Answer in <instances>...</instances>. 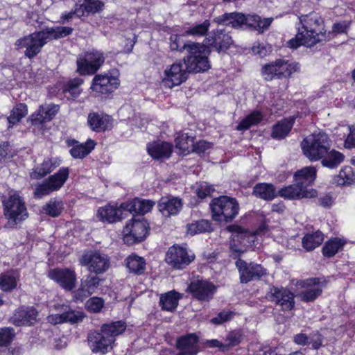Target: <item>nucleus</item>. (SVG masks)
<instances>
[{
    "label": "nucleus",
    "instance_id": "a878e982",
    "mask_svg": "<svg viewBox=\"0 0 355 355\" xmlns=\"http://www.w3.org/2000/svg\"><path fill=\"white\" fill-rule=\"evenodd\" d=\"M123 211L126 210L121 207V205L119 207L109 205L98 209L96 217L102 221L114 223L123 218Z\"/></svg>",
    "mask_w": 355,
    "mask_h": 355
},
{
    "label": "nucleus",
    "instance_id": "4be33fe9",
    "mask_svg": "<svg viewBox=\"0 0 355 355\" xmlns=\"http://www.w3.org/2000/svg\"><path fill=\"white\" fill-rule=\"evenodd\" d=\"M272 18L261 17L256 14H244L242 12H232L225 13L221 18L214 19V22H272Z\"/></svg>",
    "mask_w": 355,
    "mask_h": 355
},
{
    "label": "nucleus",
    "instance_id": "1a4fd4ad",
    "mask_svg": "<svg viewBox=\"0 0 355 355\" xmlns=\"http://www.w3.org/2000/svg\"><path fill=\"white\" fill-rule=\"evenodd\" d=\"M148 223L142 219L130 220L123 230V240L127 245H132L144 240L148 234Z\"/></svg>",
    "mask_w": 355,
    "mask_h": 355
},
{
    "label": "nucleus",
    "instance_id": "6ab92c4d",
    "mask_svg": "<svg viewBox=\"0 0 355 355\" xmlns=\"http://www.w3.org/2000/svg\"><path fill=\"white\" fill-rule=\"evenodd\" d=\"M270 298L272 302L279 305L283 311H290L294 307V295L286 288H271Z\"/></svg>",
    "mask_w": 355,
    "mask_h": 355
},
{
    "label": "nucleus",
    "instance_id": "0eeeda50",
    "mask_svg": "<svg viewBox=\"0 0 355 355\" xmlns=\"http://www.w3.org/2000/svg\"><path fill=\"white\" fill-rule=\"evenodd\" d=\"M120 83L119 71L112 69L107 73L96 74L92 80L90 89L102 95L110 94L119 88Z\"/></svg>",
    "mask_w": 355,
    "mask_h": 355
},
{
    "label": "nucleus",
    "instance_id": "680f3d73",
    "mask_svg": "<svg viewBox=\"0 0 355 355\" xmlns=\"http://www.w3.org/2000/svg\"><path fill=\"white\" fill-rule=\"evenodd\" d=\"M235 313L230 311H223L220 312L216 317L213 318L211 320V322L214 324H221L224 322L231 320Z\"/></svg>",
    "mask_w": 355,
    "mask_h": 355
},
{
    "label": "nucleus",
    "instance_id": "4c0bfd02",
    "mask_svg": "<svg viewBox=\"0 0 355 355\" xmlns=\"http://www.w3.org/2000/svg\"><path fill=\"white\" fill-rule=\"evenodd\" d=\"M74 12L62 14L63 20H76L89 15V0H78Z\"/></svg>",
    "mask_w": 355,
    "mask_h": 355
},
{
    "label": "nucleus",
    "instance_id": "dca6fc26",
    "mask_svg": "<svg viewBox=\"0 0 355 355\" xmlns=\"http://www.w3.org/2000/svg\"><path fill=\"white\" fill-rule=\"evenodd\" d=\"M236 266L240 273L241 282L246 284L254 279H259L266 274L265 270L259 264L247 263L245 261L239 259Z\"/></svg>",
    "mask_w": 355,
    "mask_h": 355
},
{
    "label": "nucleus",
    "instance_id": "9d476101",
    "mask_svg": "<svg viewBox=\"0 0 355 355\" xmlns=\"http://www.w3.org/2000/svg\"><path fill=\"white\" fill-rule=\"evenodd\" d=\"M69 175V170L68 168H60L57 173L51 175L47 180L36 187L35 196L40 198L59 190L67 180Z\"/></svg>",
    "mask_w": 355,
    "mask_h": 355
},
{
    "label": "nucleus",
    "instance_id": "4468645a",
    "mask_svg": "<svg viewBox=\"0 0 355 355\" xmlns=\"http://www.w3.org/2000/svg\"><path fill=\"white\" fill-rule=\"evenodd\" d=\"M188 73L189 72L184 63L180 62L173 63L169 68L165 69L163 82L170 88L180 85L187 79Z\"/></svg>",
    "mask_w": 355,
    "mask_h": 355
},
{
    "label": "nucleus",
    "instance_id": "c85d7f7f",
    "mask_svg": "<svg viewBox=\"0 0 355 355\" xmlns=\"http://www.w3.org/2000/svg\"><path fill=\"white\" fill-rule=\"evenodd\" d=\"M295 119H284L278 121L272 127L271 137L275 139L281 140L284 139L291 130Z\"/></svg>",
    "mask_w": 355,
    "mask_h": 355
},
{
    "label": "nucleus",
    "instance_id": "20e7f679",
    "mask_svg": "<svg viewBox=\"0 0 355 355\" xmlns=\"http://www.w3.org/2000/svg\"><path fill=\"white\" fill-rule=\"evenodd\" d=\"M304 155L311 161L324 157L331 147L329 136L324 132H314L307 136L301 144Z\"/></svg>",
    "mask_w": 355,
    "mask_h": 355
},
{
    "label": "nucleus",
    "instance_id": "cd10ccee",
    "mask_svg": "<svg viewBox=\"0 0 355 355\" xmlns=\"http://www.w3.org/2000/svg\"><path fill=\"white\" fill-rule=\"evenodd\" d=\"M110 259L103 253L94 252L90 254V272L101 274L106 272L110 268Z\"/></svg>",
    "mask_w": 355,
    "mask_h": 355
},
{
    "label": "nucleus",
    "instance_id": "2eb2a0df",
    "mask_svg": "<svg viewBox=\"0 0 355 355\" xmlns=\"http://www.w3.org/2000/svg\"><path fill=\"white\" fill-rule=\"evenodd\" d=\"M49 277L57 282L64 290L70 291L74 288L76 282V275L73 270L69 268H55L49 272Z\"/></svg>",
    "mask_w": 355,
    "mask_h": 355
},
{
    "label": "nucleus",
    "instance_id": "39448f33",
    "mask_svg": "<svg viewBox=\"0 0 355 355\" xmlns=\"http://www.w3.org/2000/svg\"><path fill=\"white\" fill-rule=\"evenodd\" d=\"M212 218L216 221H232L238 214L239 206L235 198L220 196L211 200L210 203Z\"/></svg>",
    "mask_w": 355,
    "mask_h": 355
},
{
    "label": "nucleus",
    "instance_id": "f704fd0d",
    "mask_svg": "<svg viewBox=\"0 0 355 355\" xmlns=\"http://www.w3.org/2000/svg\"><path fill=\"white\" fill-rule=\"evenodd\" d=\"M98 337L94 341L92 352L94 353H101L105 354L113 348V344L115 338L107 337L105 334H98Z\"/></svg>",
    "mask_w": 355,
    "mask_h": 355
},
{
    "label": "nucleus",
    "instance_id": "a18cd8bd",
    "mask_svg": "<svg viewBox=\"0 0 355 355\" xmlns=\"http://www.w3.org/2000/svg\"><path fill=\"white\" fill-rule=\"evenodd\" d=\"M262 118L263 116L260 112L254 111L239 123L236 129L238 130H248L252 125L258 124L262 120Z\"/></svg>",
    "mask_w": 355,
    "mask_h": 355
},
{
    "label": "nucleus",
    "instance_id": "79ce46f5",
    "mask_svg": "<svg viewBox=\"0 0 355 355\" xmlns=\"http://www.w3.org/2000/svg\"><path fill=\"white\" fill-rule=\"evenodd\" d=\"M345 156L343 153L336 150H328L327 154L324 155L322 159V166L333 168L338 166L343 160Z\"/></svg>",
    "mask_w": 355,
    "mask_h": 355
},
{
    "label": "nucleus",
    "instance_id": "c756f323",
    "mask_svg": "<svg viewBox=\"0 0 355 355\" xmlns=\"http://www.w3.org/2000/svg\"><path fill=\"white\" fill-rule=\"evenodd\" d=\"M90 127L96 132H104L112 127V118L107 114H93L90 116Z\"/></svg>",
    "mask_w": 355,
    "mask_h": 355
},
{
    "label": "nucleus",
    "instance_id": "7c9ffc66",
    "mask_svg": "<svg viewBox=\"0 0 355 355\" xmlns=\"http://www.w3.org/2000/svg\"><path fill=\"white\" fill-rule=\"evenodd\" d=\"M181 297L182 295L175 291H169L161 295L159 305L162 310L173 311L178 306Z\"/></svg>",
    "mask_w": 355,
    "mask_h": 355
},
{
    "label": "nucleus",
    "instance_id": "4d7b16f0",
    "mask_svg": "<svg viewBox=\"0 0 355 355\" xmlns=\"http://www.w3.org/2000/svg\"><path fill=\"white\" fill-rule=\"evenodd\" d=\"M209 24H195L186 31V34L195 37L203 36L206 35L208 31Z\"/></svg>",
    "mask_w": 355,
    "mask_h": 355
},
{
    "label": "nucleus",
    "instance_id": "13d9d810",
    "mask_svg": "<svg viewBox=\"0 0 355 355\" xmlns=\"http://www.w3.org/2000/svg\"><path fill=\"white\" fill-rule=\"evenodd\" d=\"M15 337L14 329L11 327L0 328V346L9 344Z\"/></svg>",
    "mask_w": 355,
    "mask_h": 355
},
{
    "label": "nucleus",
    "instance_id": "2f4dec72",
    "mask_svg": "<svg viewBox=\"0 0 355 355\" xmlns=\"http://www.w3.org/2000/svg\"><path fill=\"white\" fill-rule=\"evenodd\" d=\"M59 164V162L53 161L51 159H44L42 164L33 168L31 173V178L36 180L40 179L51 173Z\"/></svg>",
    "mask_w": 355,
    "mask_h": 355
},
{
    "label": "nucleus",
    "instance_id": "473e14b6",
    "mask_svg": "<svg viewBox=\"0 0 355 355\" xmlns=\"http://www.w3.org/2000/svg\"><path fill=\"white\" fill-rule=\"evenodd\" d=\"M316 178V168L313 166H306L297 171L294 174L295 181L301 182V185L307 187L311 185L315 181Z\"/></svg>",
    "mask_w": 355,
    "mask_h": 355
},
{
    "label": "nucleus",
    "instance_id": "864d4df0",
    "mask_svg": "<svg viewBox=\"0 0 355 355\" xmlns=\"http://www.w3.org/2000/svg\"><path fill=\"white\" fill-rule=\"evenodd\" d=\"M83 80L81 78H76L69 81L64 87V93H69L72 97H76L80 93V86L83 84Z\"/></svg>",
    "mask_w": 355,
    "mask_h": 355
},
{
    "label": "nucleus",
    "instance_id": "09e8293b",
    "mask_svg": "<svg viewBox=\"0 0 355 355\" xmlns=\"http://www.w3.org/2000/svg\"><path fill=\"white\" fill-rule=\"evenodd\" d=\"M63 209V203L61 200L51 199L43 207V211L51 217L58 216Z\"/></svg>",
    "mask_w": 355,
    "mask_h": 355
},
{
    "label": "nucleus",
    "instance_id": "412c9836",
    "mask_svg": "<svg viewBox=\"0 0 355 355\" xmlns=\"http://www.w3.org/2000/svg\"><path fill=\"white\" fill-rule=\"evenodd\" d=\"M297 286L304 288L300 294L301 300L304 302H312L322 293V288L318 278L308 279L297 282Z\"/></svg>",
    "mask_w": 355,
    "mask_h": 355
},
{
    "label": "nucleus",
    "instance_id": "de8ad7c7",
    "mask_svg": "<svg viewBox=\"0 0 355 355\" xmlns=\"http://www.w3.org/2000/svg\"><path fill=\"white\" fill-rule=\"evenodd\" d=\"M344 245V243L339 239L335 238L328 241L322 248L324 257H331L334 256Z\"/></svg>",
    "mask_w": 355,
    "mask_h": 355
},
{
    "label": "nucleus",
    "instance_id": "58836bf2",
    "mask_svg": "<svg viewBox=\"0 0 355 355\" xmlns=\"http://www.w3.org/2000/svg\"><path fill=\"white\" fill-rule=\"evenodd\" d=\"M67 144L68 146H71L69 153L75 159H83L89 153V148L87 146L89 140H87L83 144L74 139H68Z\"/></svg>",
    "mask_w": 355,
    "mask_h": 355
},
{
    "label": "nucleus",
    "instance_id": "bb28decb",
    "mask_svg": "<svg viewBox=\"0 0 355 355\" xmlns=\"http://www.w3.org/2000/svg\"><path fill=\"white\" fill-rule=\"evenodd\" d=\"M173 146L166 141H155L147 146L148 154L156 159L168 158L172 153Z\"/></svg>",
    "mask_w": 355,
    "mask_h": 355
},
{
    "label": "nucleus",
    "instance_id": "5701e85b",
    "mask_svg": "<svg viewBox=\"0 0 355 355\" xmlns=\"http://www.w3.org/2000/svg\"><path fill=\"white\" fill-rule=\"evenodd\" d=\"M37 313L35 309L20 308L10 318V322L17 327L31 325L36 321Z\"/></svg>",
    "mask_w": 355,
    "mask_h": 355
},
{
    "label": "nucleus",
    "instance_id": "603ef678",
    "mask_svg": "<svg viewBox=\"0 0 355 355\" xmlns=\"http://www.w3.org/2000/svg\"><path fill=\"white\" fill-rule=\"evenodd\" d=\"M175 141L176 147L182 152L189 151V147L193 145V138L187 133L179 132Z\"/></svg>",
    "mask_w": 355,
    "mask_h": 355
},
{
    "label": "nucleus",
    "instance_id": "c9c22d12",
    "mask_svg": "<svg viewBox=\"0 0 355 355\" xmlns=\"http://www.w3.org/2000/svg\"><path fill=\"white\" fill-rule=\"evenodd\" d=\"M27 113L28 108L26 105L24 103H19L12 108L10 115L8 117H0V121L8 123L9 124L8 128H10L18 123Z\"/></svg>",
    "mask_w": 355,
    "mask_h": 355
},
{
    "label": "nucleus",
    "instance_id": "f3484780",
    "mask_svg": "<svg viewBox=\"0 0 355 355\" xmlns=\"http://www.w3.org/2000/svg\"><path fill=\"white\" fill-rule=\"evenodd\" d=\"M278 195L284 199L297 200L303 198H313L317 194L314 189H306V185H301V182L290 184L282 188L277 192Z\"/></svg>",
    "mask_w": 355,
    "mask_h": 355
},
{
    "label": "nucleus",
    "instance_id": "a211bd4d",
    "mask_svg": "<svg viewBox=\"0 0 355 355\" xmlns=\"http://www.w3.org/2000/svg\"><path fill=\"white\" fill-rule=\"evenodd\" d=\"M199 338L196 334H188L178 337L175 347L178 350L176 355H196L200 352Z\"/></svg>",
    "mask_w": 355,
    "mask_h": 355
},
{
    "label": "nucleus",
    "instance_id": "f03ea898",
    "mask_svg": "<svg viewBox=\"0 0 355 355\" xmlns=\"http://www.w3.org/2000/svg\"><path fill=\"white\" fill-rule=\"evenodd\" d=\"M324 24H303L298 28V33L295 38L288 42V46L292 49H297L303 45L311 48L318 43L331 40V33H327Z\"/></svg>",
    "mask_w": 355,
    "mask_h": 355
},
{
    "label": "nucleus",
    "instance_id": "6e6552de",
    "mask_svg": "<svg viewBox=\"0 0 355 355\" xmlns=\"http://www.w3.org/2000/svg\"><path fill=\"white\" fill-rule=\"evenodd\" d=\"M298 63H289L288 61L277 60L274 62L265 64L262 67L261 73L267 81L276 78L278 79L287 78L294 72L299 71Z\"/></svg>",
    "mask_w": 355,
    "mask_h": 355
},
{
    "label": "nucleus",
    "instance_id": "49530a36",
    "mask_svg": "<svg viewBox=\"0 0 355 355\" xmlns=\"http://www.w3.org/2000/svg\"><path fill=\"white\" fill-rule=\"evenodd\" d=\"M187 231L191 235L209 232L212 231L211 225L209 221L207 220H198L187 225Z\"/></svg>",
    "mask_w": 355,
    "mask_h": 355
},
{
    "label": "nucleus",
    "instance_id": "8fccbe9b",
    "mask_svg": "<svg viewBox=\"0 0 355 355\" xmlns=\"http://www.w3.org/2000/svg\"><path fill=\"white\" fill-rule=\"evenodd\" d=\"M105 58L103 52L93 50L90 52V73H95L104 64Z\"/></svg>",
    "mask_w": 355,
    "mask_h": 355
},
{
    "label": "nucleus",
    "instance_id": "5fc2aeb1",
    "mask_svg": "<svg viewBox=\"0 0 355 355\" xmlns=\"http://www.w3.org/2000/svg\"><path fill=\"white\" fill-rule=\"evenodd\" d=\"M270 24H263L261 26L260 24H232V26L235 28H243L250 31H257L262 33L264 31L268 30Z\"/></svg>",
    "mask_w": 355,
    "mask_h": 355
},
{
    "label": "nucleus",
    "instance_id": "aec40b11",
    "mask_svg": "<svg viewBox=\"0 0 355 355\" xmlns=\"http://www.w3.org/2000/svg\"><path fill=\"white\" fill-rule=\"evenodd\" d=\"M206 40L207 44L218 53L225 52L234 44L232 37L224 30L214 31Z\"/></svg>",
    "mask_w": 355,
    "mask_h": 355
},
{
    "label": "nucleus",
    "instance_id": "e2e57ef3",
    "mask_svg": "<svg viewBox=\"0 0 355 355\" xmlns=\"http://www.w3.org/2000/svg\"><path fill=\"white\" fill-rule=\"evenodd\" d=\"M88 54L80 56L77 60V71L81 75L89 73Z\"/></svg>",
    "mask_w": 355,
    "mask_h": 355
},
{
    "label": "nucleus",
    "instance_id": "c03bdc74",
    "mask_svg": "<svg viewBox=\"0 0 355 355\" xmlns=\"http://www.w3.org/2000/svg\"><path fill=\"white\" fill-rule=\"evenodd\" d=\"M17 274L15 272H10L0 275V288L5 291H10L16 288Z\"/></svg>",
    "mask_w": 355,
    "mask_h": 355
},
{
    "label": "nucleus",
    "instance_id": "b1692460",
    "mask_svg": "<svg viewBox=\"0 0 355 355\" xmlns=\"http://www.w3.org/2000/svg\"><path fill=\"white\" fill-rule=\"evenodd\" d=\"M155 205V202L150 200L135 198L121 203V207L131 214L144 215L149 212Z\"/></svg>",
    "mask_w": 355,
    "mask_h": 355
},
{
    "label": "nucleus",
    "instance_id": "37998d69",
    "mask_svg": "<svg viewBox=\"0 0 355 355\" xmlns=\"http://www.w3.org/2000/svg\"><path fill=\"white\" fill-rule=\"evenodd\" d=\"M338 185L350 184L355 182V173L351 166H345L334 178Z\"/></svg>",
    "mask_w": 355,
    "mask_h": 355
},
{
    "label": "nucleus",
    "instance_id": "7ed1b4c3",
    "mask_svg": "<svg viewBox=\"0 0 355 355\" xmlns=\"http://www.w3.org/2000/svg\"><path fill=\"white\" fill-rule=\"evenodd\" d=\"M182 49L189 54L184 58V63L189 73L205 72L210 68L208 60L210 50L208 46L197 42H188L183 44Z\"/></svg>",
    "mask_w": 355,
    "mask_h": 355
},
{
    "label": "nucleus",
    "instance_id": "423d86ee",
    "mask_svg": "<svg viewBox=\"0 0 355 355\" xmlns=\"http://www.w3.org/2000/svg\"><path fill=\"white\" fill-rule=\"evenodd\" d=\"M4 215L8 219V223L13 227L25 220L28 212L24 202L17 193L10 195L7 200L3 201Z\"/></svg>",
    "mask_w": 355,
    "mask_h": 355
},
{
    "label": "nucleus",
    "instance_id": "bf43d9fd",
    "mask_svg": "<svg viewBox=\"0 0 355 355\" xmlns=\"http://www.w3.org/2000/svg\"><path fill=\"white\" fill-rule=\"evenodd\" d=\"M40 112H43L44 117L49 121H51L59 110V106L55 104H45L40 105Z\"/></svg>",
    "mask_w": 355,
    "mask_h": 355
},
{
    "label": "nucleus",
    "instance_id": "f257e3e1",
    "mask_svg": "<svg viewBox=\"0 0 355 355\" xmlns=\"http://www.w3.org/2000/svg\"><path fill=\"white\" fill-rule=\"evenodd\" d=\"M72 29L69 27L46 28L19 38L16 40L15 46L17 50L24 49V55L32 59L41 52L46 43L69 35Z\"/></svg>",
    "mask_w": 355,
    "mask_h": 355
},
{
    "label": "nucleus",
    "instance_id": "72a5a7b5",
    "mask_svg": "<svg viewBox=\"0 0 355 355\" xmlns=\"http://www.w3.org/2000/svg\"><path fill=\"white\" fill-rule=\"evenodd\" d=\"M252 193L256 197L265 200H271L278 194L275 186L268 183L257 184L253 188Z\"/></svg>",
    "mask_w": 355,
    "mask_h": 355
},
{
    "label": "nucleus",
    "instance_id": "6e6d98bb",
    "mask_svg": "<svg viewBox=\"0 0 355 355\" xmlns=\"http://www.w3.org/2000/svg\"><path fill=\"white\" fill-rule=\"evenodd\" d=\"M248 355H276V353L268 347H262L259 344H254L250 345Z\"/></svg>",
    "mask_w": 355,
    "mask_h": 355
},
{
    "label": "nucleus",
    "instance_id": "ddd939ff",
    "mask_svg": "<svg viewBox=\"0 0 355 355\" xmlns=\"http://www.w3.org/2000/svg\"><path fill=\"white\" fill-rule=\"evenodd\" d=\"M216 287L211 282L203 279L192 280L187 291L196 300L201 302L211 300L216 292Z\"/></svg>",
    "mask_w": 355,
    "mask_h": 355
},
{
    "label": "nucleus",
    "instance_id": "9b49d317",
    "mask_svg": "<svg viewBox=\"0 0 355 355\" xmlns=\"http://www.w3.org/2000/svg\"><path fill=\"white\" fill-rule=\"evenodd\" d=\"M69 175V170L68 168H60L57 173L51 175L47 180L36 187L35 196L40 198L59 190L67 180Z\"/></svg>",
    "mask_w": 355,
    "mask_h": 355
},
{
    "label": "nucleus",
    "instance_id": "69168bd1",
    "mask_svg": "<svg viewBox=\"0 0 355 355\" xmlns=\"http://www.w3.org/2000/svg\"><path fill=\"white\" fill-rule=\"evenodd\" d=\"M30 120L33 125L39 126L42 125L44 123L49 121L44 117L43 112H40V107L39 109L32 114L30 116Z\"/></svg>",
    "mask_w": 355,
    "mask_h": 355
},
{
    "label": "nucleus",
    "instance_id": "0e129e2a",
    "mask_svg": "<svg viewBox=\"0 0 355 355\" xmlns=\"http://www.w3.org/2000/svg\"><path fill=\"white\" fill-rule=\"evenodd\" d=\"M227 230L230 232H234L236 235L234 236L233 239L239 240L240 242H242L243 239L250 236L249 232L238 225H230L228 226Z\"/></svg>",
    "mask_w": 355,
    "mask_h": 355
},
{
    "label": "nucleus",
    "instance_id": "3c124183",
    "mask_svg": "<svg viewBox=\"0 0 355 355\" xmlns=\"http://www.w3.org/2000/svg\"><path fill=\"white\" fill-rule=\"evenodd\" d=\"M55 309L58 311H64L63 317L65 322H69L71 323H76L81 321L83 315L79 312H75L73 311H68L67 306L64 304H56Z\"/></svg>",
    "mask_w": 355,
    "mask_h": 355
},
{
    "label": "nucleus",
    "instance_id": "a19ab883",
    "mask_svg": "<svg viewBox=\"0 0 355 355\" xmlns=\"http://www.w3.org/2000/svg\"><path fill=\"white\" fill-rule=\"evenodd\" d=\"M126 329L125 323L123 321H116L110 324H104L101 327V331L107 337L115 338L121 334Z\"/></svg>",
    "mask_w": 355,
    "mask_h": 355
},
{
    "label": "nucleus",
    "instance_id": "052dcab7",
    "mask_svg": "<svg viewBox=\"0 0 355 355\" xmlns=\"http://www.w3.org/2000/svg\"><path fill=\"white\" fill-rule=\"evenodd\" d=\"M89 295V282L87 279H83L80 288L74 292V298L76 300L83 302Z\"/></svg>",
    "mask_w": 355,
    "mask_h": 355
},
{
    "label": "nucleus",
    "instance_id": "ea45409f",
    "mask_svg": "<svg viewBox=\"0 0 355 355\" xmlns=\"http://www.w3.org/2000/svg\"><path fill=\"white\" fill-rule=\"evenodd\" d=\"M324 235L320 231L306 234L302 239V246L306 250L311 251L321 245Z\"/></svg>",
    "mask_w": 355,
    "mask_h": 355
},
{
    "label": "nucleus",
    "instance_id": "393cba45",
    "mask_svg": "<svg viewBox=\"0 0 355 355\" xmlns=\"http://www.w3.org/2000/svg\"><path fill=\"white\" fill-rule=\"evenodd\" d=\"M182 207V200L178 198L163 197L158 203L159 211L166 217L176 215Z\"/></svg>",
    "mask_w": 355,
    "mask_h": 355
},
{
    "label": "nucleus",
    "instance_id": "e433bc0d",
    "mask_svg": "<svg viewBox=\"0 0 355 355\" xmlns=\"http://www.w3.org/2000/svg\"><path fill=\"white\" fill-rule=\"evenodd\" d=\"M125 263L130 272L139 275L145 271L146 261L143 257L132 254L125 259Z\"/></svg>",
    "mask_w": 355,
    "mask_h": 355
},
{
    "label": "nucleus",
    "instance_id": "338daca9",
    "mask_svg": "<svg viewBox=\"0 0 355 355\" xmlns=\"http://www.w3.org/2000/svg\"><path fill=\"white\" fill-rule=\"evenodd\" d=\"M12 153L8 142H2L0 144V164L12 157Z\"/></svg>",
    "mask_w": 355,
    "mask_h": 355
},
{
    "label": "nucleus",
    "instance_id": "774afa93",
    "mask_svg": "<svg viewBox=\"0 0 355 355\" xmlns=\"http://www.w3.org/2000/svg\"><path fill=\"white\" fill-rule=\"evenodd\" d=\"M105 302L103 298L93 297L90 298V312L99 313L104 307Z\"/></svg>",
    "mask_w": 355,
    "mask_h": 355
},
{
    "label": "nucleus",
    "instance_id": "f8f14e48",
    "mask_svg": "<svg viewBox=\"0 0 355 355\" xmlns=\"http://www.w3.org/2000/svg\"><path fill=\"white\" fill-rule=\"evenodd\" d=\"M194 259L193 254H189L185 248L178 245L169 248L165 259L166 263L175 269H183Z\"/></svg>",
    "mask_w": 355,
    "mask_h": 355
}]
</instances>
